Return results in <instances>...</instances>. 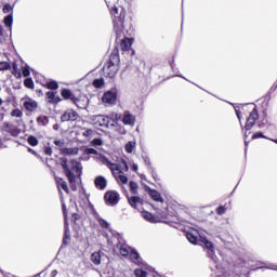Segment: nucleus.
I'll return each instance as SVG.
<instances>
[{
    "label": "nucleus",
    "mask_w": 277,
    "mask_h": 277,
    "mask_svg": "<svg viewBox=\"0 0 277 277\" xmlns=\"http://www.w3.org/2000/svg\"><path fill=\"white\" fill-rule=\"evenodd\" d=\"M58 161L70 185L71 192H77V179H81V174H83V168L81 167V162L75 159L68 161V158L66 157H61Z\"/></svg>",
    "instance_id": "nucleus-1"
},
{
    "label": "nucleus",
    "mask_w": 277,
    "mask_h": 277,
    "mask_svg": "<svg viewBox=\"0 0 277 277\" xmlns=\"http://www.w3.org/2000/svg\"><path fill=\"white\" fill-rule=\"evenodd\" d=\"M120 70V54L118 50H114L108 61L105 63L103 67L104 77H108V79H114L118 71Z\"/></svg>",
    "instance_id": "nucleus-2"
},
{
    "label": "nucleus",
    "mask_w": 277,
    "mask_h": 277,
    "mask_svg": "<svg viewBox=\"0 0 277 277\" xmlns=\"http://www.w3.org/2000/svg\"><path fill=\"white\" fill-rule=\"evenodd\" d=\"M120 12V13H119ZM111 16H115L114 23V31L117 36V40L124 36V18H127V11L121 8V11L118 6H113L110 9ZM119 14V15H118Z\"/></svg>",
    "instance_id": "nucleus-3"
},
{
    "label": "nucleus",
    "mask_w": 277,
    "mask_h": 277,
    "mask_svg": "<svg viewBox=\"0 0 277 277\" xmlns=\"http://www.w3.org/2000/svg\"><path fill=\"white\" fill-rule=\"evenodd\" d=\"M104 163L110 170L117 183H122V185H127V183H129V177L124 175V172H122V167L120 164L114 163L107 158H104Z\"/></svg>",
    "instance_id": "nucleus-4"
},
{
    "label": "nucleus",
    "mask_w": 277,
    "mask_h": 277,
    "mask_svg": "<svg viewBox=\"0 0 277 277\" xmlns=\"http://www.w3.org/2000/svg\"><path fill=\"white\" fill-rule=\"evenodd\" d=\"M259 118V109L256 108V106L251 110L249 117L247 118L246 121V132H245V140H248V131L252 130V127H254V124L256 123V120Z\"/></svg>",
    "instance_id": "nucleus-5"
},
{
    "label": "nucleus",
    "mask_w": 277,
    "mask_h": 277,
    "mask_svg": "<svg viewBox=\"0 0 277 277\" xmlns=\"http://www.w3.org/2000/svg\"><path fill=\"white\" fill-rule=\"evenodd\" d=\"M61 96H62L63 101H71V103H74V105H76V107H78L79 109H83V107H81L79 105V103H81V100L79 97L75 96V93H72V91L70 89L63 88L61 90Z\"/></svg>",
    "instance_id": "nucleus-6"
},
{
    "label": "nucleus",
    "mask_w": 277,
    "mask_h": 277,
    "mask_svg": "<svg viewBox=\"0 0 277 277\" xmlns=\"http://www.w3.org/2000/svg\"><path fill=\"white\" fill-rule=\"evenodd\" d=\"M104 200L106 205H109L110 207H116L118 202H120V194L116 190H108L104 195Z\"/></svg>",
    "instance_id": "nucleus-7"
},
{
    "label": "nucleus",
    "mask_w": 277,
    "mask_h": 277,
    "mask_svg": "<svg viewBox=\"0 0 277 277\" xmlns=\"http://www.w3.org/2000/svg\"><path fill=\"white\" fill-rule=\"evenodd\" d=\"M1 130L5 131V133H10V135H12V137H18L21 135V129H18V127H16L8 121H4L2 123Z\"/></svg>",
    "instance_id": "nucleus-8"
},
{
    "label": "nucleus",
    "mask_w": 277,
    "mask_h": 277,
    "mask_svg": "<svg viewBox=\"0 0 277 277\" xmlns=\"http://www.w3.org/2000/svg\"><path fill=\"white\" fill-rule=\"evenodd\" d=\"M79 114L75 109H67L61 116V122H76L78 120Z\"/></svg>",
    "instance_id": "nucleus-9"
},
{
    "label": "nucleus",
    "mask_w": 277,
    "mask_h": 277,
    "mask_svg": "<svg viewBox=\"0 0 277 277\" xmlns=\"http://www.w3.org/2000/svg\"><path fill=\"white\" fill-rule=\"evenodd\" d=\"M199 246L202 248H206L208 250L209 256H215V246L211 240L207 239L206 237L200 236L199 237Z\"/></svg>",
    "instance_id": "nucleus-10"
},
{
    "label": "nucleus",
    "mask_w": 277,
    "mask_h": 277,
    "mask_svg": "<svg viewBox=\"0 0 277 277\" xmlns=\"http://www.w3.org/2000/svg\"><path fill=\"white\" fill-rule=\"evenodd\" d=\"M186 239L194 246H200V238H198V229L196 228H190L186 232Z\"/></svg>",
    "instance_id": "nucleus-11"
},
{
    "label": "nucleus",
    "mask_w": 277,
    "mask_h": 277,
    "mask_svg": "<svg viewBox=\"0 0 277 277\" xmlns=\"http://www.w3.org/2000/svg\"><path fill=\"white\" fill-rule=\"evenodd\" d=\"M102 101L108 105H116V101H118V94L114 91H106L102 97Z\"/></svg>",
    "instance_id": "nucleus-12"
},
{
    "label": "nucleus",
    "mask_w": 277,
    "mask_h": 277,
    "mask_svg": "<svg viewBox=\"0 0 277 277\" xmlns=\"http://www.w3.org/2000/svg\"><path fill=\"white\" fill-rule=\"evenodd\" d=\"M45 98L50 105H57L58 103H62V97H60L55 91H48L45 93Z\"/></svg>",
    "instance_id": "nucleus-13"
},
{
    "label": "nucleus",
    "mask_w": 277,
    "mask_h": 277,
    "mask_svg": "<svg viewBox=\"0 0 277 277\" xmlns=\"http://www.w3.org/2000/svg\"><path fill=\"white\" fill-rule=\"evenodd\" d=\"M128 202L130 207H132V209H137V211H142L141 209H138V207H142L144 205V199L137 196H131L128 197Z\"/></svg>",
    "instance_id": "nucleus-14"
},
{
    "label": "nucleus",
    "mask_w": 277,
    "mask_h": 277,
    "mask_svg": "<svg viewBox=\"0 0 277 277\" xmlns=\"http://www.w3.org/2000/svg\"><path fill=\"white\" fill-rule=\"evenodd\" d=\"M55 183H56V187H57V189L60 190V194H61V196H62V189H64V192L66 193V194H70V188H68V183H66L65 181H64V177H55Z\"/></svg>",
    "instance_id": "nucleus-15"
},
{
    "label": "nucleus",
    "mask_w": 277,
    "mask_h": 277,
    "mask_svg": "<svg viewBox=\"0 0 277 277\" xmlns=\"http://www.w3.org/2000/svg\"><path fill=\"white\" fill-rule=\"evenodd\" d=\"M23 107L26 111L34 113L36 111V109H38V102H36V100H32V98H27L23 103Z\"/></svg>",
    "instance_id": "nucleus-16"
},
{
    "label": "nucleus",
    "mask_w": 277,
    "mask_h": 277,
    "mask_svg": "<svg viewBox=\"0 0 277 277\" xmlns=\"http://www.w3.org/2000/svg\"><path fill=\"white\" fill-rule=\"evenodd\" d=\"M94 185L96 189L103 190L107 188V180L103 175H98L94 180Z\"/></svg>",
    "instance_id": "nucleus-17"
},
{
    "label": "nucleus",
    "mask_w": 277,
    "mask_h": 277,
    "mask_svg": "<svg viewBox=\"0 0 277 277\" xmlns=\"http://www.w3.org/2000/svg\"><path fill=\"white\" fill-rule=\"evenodd\" d=\"M122 122L123 124H130L133 127V124H135V116L131 115L130 111H124Z\"/></svg>",
    "instance_id": "nucleus-18"
},
{
    "label": "nucleus",
    "mask_w": 277,
    "mask_h": 277,
    "mask_svg": "<svg viewBox=\"0 0 277 277\" xmlns=\"http://www.w3.org/2000/svg\"><path fill=\"white\" fill-rule=\"evenodd\" d=\"M61 153L68 156L79 155V147H64L61 149Z\"/></svg>",
    "instance_id": "nucleus-19"
},
{
    "label": "nucleus",
    "mask_w": 277,
    "mask_h": 277,
    "mask_svg": "<svg viewBox=\"0 0 277 277\" xmlns=\"http://www.w3.org/2000/svg\"><path fill=\"white\" fill-rule=\"evenodd\" d=\"M141 213H142V217H144L146 222H150L151 224H155L157 222V217L155 216V214L146 210H142Z\"/></svg>",
    "instance_id": "nucleus-20"
},
{
    "label": "nucleus",
    "mask_w": 277,
    "mask_h": 277,
    "mask_svg": "<svg viewBox=\"0 0 277 277\" xmlns=\"http://www.w3.org/2000/svg\"><path fill=\"white\" fill-rule=\"evenodd\" d=\"M132 44H133V39L124 37L120 43L121 51H129Z\"/></svg>",
    "instance_id": "nucleus-21"
},
{
    "label": "nucleus",
    "mask_w": 277,
    "mask_h": 277,
    "mask_svg": "<svg viewBox=\"0 0 277 277\" xmlns=\"http://www.w3.org/2000/svg\"><path fill=\"white\" fill-rule=\"evenodd\" d=\"M62 211L64 216V225L66 229L68 228V210L66 209V202H64V197L61 198Z\"/></svg>",
    "instance_id": "nucleus-22"
},
{
    "label": "nucleus",
    "mask_w": 277,
    "mask_h": 277,
    "mask_svg": "<svg viewBox=\"0 0 277 277\" xmlns=\"http://www.w3.org/2000/svg\"><path fill=\"white\" fill-rule=\"evenodd\" d=\"M11 68L12 75L13 77H15V79H21V77H23V74H21V69H18V63H16V61L12 63Z\"/></svg>",
    "instance_id": "nucleus-23"
},
{
    "label": "nucleus",
    "mask_w": 277,
    "mask_h": 277,
    "mask_svg": "<svg viewBox=\"0 0 277 277\" xmlns=\"http://www.w3.org/2000/svg\"><path fill=\"white\" fill-rule=\"evenodd\" d=\"M97 122L100 127H109V117L98 115L97 116Z\"/></svg>",
    "instance_id": "nucleus-24"
},
{
    "label": "nucleus",
    "mask_w": 277,
    "mask_h": 277,
    "mask_svg": "<svg viewBox=\"0 0 277 277\" xmlns=\"http://www.w3.org/2000/svg\"><path fill=\"white\" fill-rule=\"evenodd\" d=\"M3 23L5 27H9V29L12 30V25L14 24V15L12 13L6 15L3 19Z\"/></svg>",
    "instance_id": "nucleus-25"
},
{
    "label": "nucleus",
    "mask_w": 277,
    "mask_h": 277,
    "mask_svg": "<svg viewBox=\"0 0 277 277\" xmlns=\"http://www.w3.org/2000/svg\"><path fill=\"white\" fill-rule=\"evenodd\" d=\"M149 196L151 200H155V202H163V198L161 197V194L155 189L150 190Z\"/></svg>",
    "instance_id": "nucleus-26"
},
{
    "label": "nucleus",
    "mask_w": 277,
    "mask_h": 277,
    "mask_svg": "<svg viewBox=\"0 0 277 277\" xmlns=\"http://www.w3.org/2000/svg\"><path fill=\"white\" fill-rule=\"evenodd\" d=\"M43 88H47V90H57L60 88V83L55 80H50L43 84Z\"/></svg>",
    "instance_id": "nucleus-27"
},
{
    "label": "nucleus",
    "mask_w": 277,
    "mask_h": 277,
    "mask_svg": "<svg viewBox=\"0 0 277 277\" xmlns=\"http://www.w3.org/2000/svg\"><path fill=\"white\" fill-rule=\"evenodd\" d=\"M37 124L39 127H47V124H49V117L47 116L37 117Z\"/></svg>",
    "instance_id": "nucleus-28"
},
{
    "label": "nucleus",
    "mask_w": 277,
    "mask_h": 277,
    "mask_svg": "<svg viewBox=\"0 0 277 277\" xmlns=\"http://www.w3.org/2000/svg\"><path fill=\"white\" fill-rule=\"evenodd\" d=\"M91 261L94 265H101V252H94L91 254Z\"/></svg>",
    "instance_id": "nucleus-29"
},
{
    "label": "nucleus",
    "mask_w": 277,
    "mask_h": 277,
    "mask_svg": "<svg viewBox=\"0 0 277 277\" xmlns=\"http://www.w3.org/2000/svg\"><path fill=\"white\" fill-rule=\"evenodd\" d=\"M5 70H12V64L5 61L0 62V72H3Z\"/></svg>",
    "instance_id": "nucleus-30"
},
{
    "label": "nucleus",
    "mask_w": 277,
    "mask_h": 277,
    "mask_svg": "<svg viewBox=\"0 0 277 277\" xmlns=\"http://www.w3.org/2000/svg\"><path fill=\"white\" fill-rule=\"evenodd\" d=\"M27 143L29 144V146H38L40 144V141H38V137H36L35 135H29L27 137Z\"/></svg>",
    "instance_id": "nucleus-31"
},
{
    "label": "nucleus",
    "mask_w": 277,
    "mask_h": 277,
    "mask_svg": "<svg viewBox=\"0 0 277 277\" xmlns=\"http://www.w3.org/2000/svg\"><path fill=\"white\" fill-rule=\"evenodd\" d=\"M68 230H69L68 224H67V228H66V225H64V237H63L64 246H68V241L70 240V235H68Z\"/></svg>",
    "instance_id": "nucleus-32"
},
{
    "label": "nucleus",
    "mask_w": 277,
    "mask_h": 277,
    "mask_svg": "<svg viewBox=\"0 0 277 277\" xmlns=\"http://www.w3.org/2000/svg\"><path fill=\"white\" fill-rule=\"evenodd\" d=\"M133 148H135V142L130 141L126 144L124 146V150L126 153H128L129 155H131V153H133Z\"/></svg>",
    "instance_id": "nucleus-33"
},
{
    "label": "nucleus",
    "mask_w": 277,
    "mask_h": 277,
    "mask_svg": "<svg viewBox=\"0 0 277 277\" xmlns=\"http://www.w3.org/2000/svg\"><path fill=\"white\" fill-rule=\"evenodd\" d=\"M92 85L97 89H101V88H103V85H105V79H103V78L95 79V80H93Z\"/></svg>",
    "instance_id": "nucleus-34"
},
{
    "label": "nucleus",
    "mask_w": 277,
    "mask_h": 277,
    "mask_svg": "<svg viewBox=\"0 0 277 277\" xmlns=\"http://www.w3.org/2000/svg\"><path fill=\"white\" fill-rule=\"evenodd\" d=\"M119 254H121V256H129V247H127V245H120Z\"/></svg>",
    "instance_id": "nucleus-35"
},
{
    "label": "nucleus",
    "mask_w": 277,
    "mask_h": 277,
    "mask_svg": "<svg viewBox=\"0 0 277 277\" xmlns=\"http://www.w3.org/2000/svg\"><path fill=\"white\" fill-rule=\"evenodd\" d=\"M2 12H3V14H10V12H11V14H13L14 6H12L10 3H6L2 8Z\"/></svg>",
    "instance_id": "nucleus-36"
},
{
    "label": "nucleus",
    "mask_w": 277,
    "mask_h": 277,
    "mask_svg": "<svg viewBox=\"0 0 277 277\" xmlns=\"http://www.w3.org/2000/svg\"><path fill=\"white\" fill-rule=\"evenodd\" d=\"M96 221L102 228H109V224L107 223V221L105 219H102L101 216L97 215Z\"/></svg>",
    "instance_id": "nucleus-37"
},
{
    "label": "nucleus",
    "mask_w": 277,
    "mask_h": 277,
    "mask_svg": "<svg viewBox=\"0 0 277 277\" xmlns=\"http://www.w3.org/2000/svg\"><path fill=\"white\" fill-rule=\"evenodd\" d=\"M134 276L136 277H148V273L142 268L134 269Z\"/></svg>",
    "instance_id": "nucleus-38"
},
{
    "label": "nucleus",
    "mask_w": 277,
    "mask_h": 277,
    "mask_svg": "<svg viewBox=\"0 0 277 277\" xmlns=\"http://www.w3.org/2000/svg\"><path fill=\"white\" fill-rule=\"evenodd\" d=\"M12 118H23V110L15 108L11 111Z\"/></svg>",
    "instance_id": "nucleus-39"
},
{
    "label": "nucleus",
    "mask_w": 277,
    "mask_h": 277,
    "mask_svg": "<svg viewBox=\"0 0 277 277\" xmlns=\"http://www.w3.org/2000/svg\"><path fill=\"white\" fill-rule=\"evenodd\" d=\"M24 85H25V88H28V90H34V79L26 78L24 80Z\"/></svg>",
    "instance_id": "nucleus-40"
},
{
    "label": "nucleus",
    "mask_w": 277,
    "mask_h": 277,
    "mask_svg": "<svg viewBox=\"0 0 277 277\" xmlns=\"http://www.w3.org/2000/svg\"><path fill=\"white\" fill-rule=\"evenodd\" d=\"M131 194H137L138 186L134 181H130L129 183Z\"/></svg>",
    "instance_id": "nucleus-41"
},
{
    "label": "nucleus",
    "mask_w": 277,
    "mask_h": 277,
    "mask_svg": "<svg viewBox=\"0 0 277 277\" xmlns=\"http://www.w3.org/2000/svg\"><path fill=\"white\" fill-rule=\"evenodd\" d=\"M43 154L51 157L53 155V148L49 145L43 146Z\"/></svg>",
    "instance_id": "nucleus-42"
},
{
    "label": "nucleus",
    "mask_w": 277,
    "mask_h": 277,
    "mask_svg": "<svg viewBox=\"0 0 277 277\" xmlns=\"http://www.w3.org/2000/svg\"><path fill=\"white\" fill-rule=\"evenodd\" d=\"M260 138H262V140H267V136H264V135H263V132H255V133L252 135V137H251V140H260Z\"/></svg>",
    "instance_id": "nucleus-43"
},
{
    "label": "nucleus",
    "mask_w": 277,
    "mask_h": 277,
    "mask_svg": "<svg viewBox=\"0 0 277 277\" xmlns=\"http://www.w3.org/2000/svg\"><path fill=\"white\" fill-rule=\"evenodd\" d=\"M84 155H98V150L92 148V147H87L84 149Z\"/></svg>",
    "instance_id": "nucleus-44"
},
{
    "label": "nucleus",
    "mask_w": 277,
    "mask_h": 277,
    "mask_svg": "<svg viewBox=\"0 0 277 277\" xmlns=\"http://www.w3.org/2000/svg\"><path fill=\"white\" fill-rule=\"evenodd\" d=\"M130 259H131V261H138L140 260V253H137V251H135V250H132L130 252Z\"/></svg>",
    "instance_id": "nucleus-45"
},
{
    "label": "nucleus",
    "mask_w": 277,
    "mask_h": 277,
    "mask_svg": "<svg viewBox=\"0 0 277 277\" xmlns=\"http://www.w3.org/2000/svg\"><path fill=\"white\" fill-rule=\"evenodd\" d=\"M224 213H226V206H219L216 208V214L217 215H224Z\"/></svg>",
    "instance_id": "nucleus-46"
},
{
    "label": "nucleus",
    "mask_w": 277,
    "mask_h": 277,
    "mask_svg": "<svg viewBox=\"0 0 277 277\" xmlns=\"http://www.w3.org/2000/svg\"><path fill=\"white\" fill-rule=\"evenodd\" d=\"M83 137H92L94 135V130L87 129L84 132H82Z\"/></svg>",
    "instance_id": "nucleus-47"
},
{
    "label": "nucleus",
    "mask_w": 277,
    "mask_h": 277,
    "mask_svg": "<svg viewBox=\"0 0 277 277\" xmlns=\"http://www.w3.org/2000/svg\"><path fill=\"white\" fill-rule=\"evenodd\" d=\"M22 75L23 77H29V75H31V71L29 70L28 66L22 68Z\"/></svg>",
    "instance_id": "nucleus-48"
},
{
    "label": "nucleus",
    "mask_w": 277,
    "mask_h": 277,
    "mask_svg": "<svg viewBox=\"0 0 277 277\" xmlns=\"http://www.w3.org/2000/svg\"><path fill=\"white\" fill-rule=\"evenodd\" d=\"M91 144H92V146H103V140L102 138H93Z\"/></svg>",
    "instance_id": "nucleus-49"
},
{
    "label": "nucleus",
    "mask_w": 277,
    "mask_h": 277,
    "mask_svg": "<svg viewBox=\"0 0 277 277\" xmlns=\"http://www.w3.org/2000/svg\"><path fill=\"white\" fill-rule=\"evenodd\" d=\"M5 42V32L3 31V26L0 24V43Z\"/></svg>",
    "instance_id": "nucleus-50"
},
{
    "label": "nucleus",
    "mask_w": 277,
    "mask_h": 277,
    "mask_svg": "<svg viewBox=\"0 0 277 277\" xmlns=\"http://www.w3.org/2000/svg\"><path fill=\"white\" fill-rule=\"evenodd\" d=\"M79 220H81V215H79V213H74V214L71 215V222H72L74 224H77V222H79Z\"/></svg>",
    "instance_id": "nucleus-51"
},
{
    "label": "nucleus",
    "mask_w": 277,
    "mask_h": 277,
    "mask_svg": "<svg viewBox=\"0 0 277 277\" xmlns=\"http://www.w3.org/2000/svg\"><path fill=\"white\" fill-rule=\"evenodd\" d=\"M54 145H55V146H58V148H63V146H64V141L55 140V141H54Z\"/></svg>",
    "instance_id": "nucleus-52"
},
{
    "label": "nucleus",
    "mask_w": 277,
    "mask_h": 277,
    "mask_svg": "<svg viewBox=\"0 0 277 277\" xmlns=\"http://www.w3.org/2000/svg\"><path fill=\"white\" fill-rule=\"evenodd\" d=\"M168 63L170 64L171 68H174V56L169 57Z\"/></svg>",
    "instance_id": "nucleus-53"
},
{
    "label": "nucleus",
    "mask_w": 277,
    "mask_h": 277,
    "mask_svg": "<svg viewBox=\"0 0 277 277\" xmlns=\"http://www.w3.org/2000/svg\"><path fill=\"white\" fill-rule=\"evenodd\" d=\"M28 153H30V155H34L35 157H38V151L32 149L31 147H28Z\"/></svg>",
    "instance_id": "nucleus-54"
},
{
    "label": "nucleus",
    "mask_w": 277,
    "mask_h": 277,
    "mask_svg": "<svg viewBox=\"0 0 277 277\" xmlns=\"http://www.w3.org/2000/svg\"><path fill=\"white\" fill-rule=\"evenodd\" d=\"M122 170H123V172H129V164L127 163V161H123Z\"/></svg>",
    "instance_id": "nucleus-55"
},
{
    "label": "nucleus",
    "mask_w": 277,
    "mask_h": 277,
    "mask_svg": "<svg viewBox=\"0 0 277 277\" xmlns=\"http://www.w3.org/2000/svg\"><path fill=\"white\" fill-rule=\"evenodd\" d=\"M38 96H43L44 93H42V90L41 89H37L36 90Z\"/></svg>",
    "instance_id": "nucleus-56"
},
{
    "label": "nucleus",
    "mask_w": 277,
    "mask_h": 277,
    "mask_svg": "<svg viewBox=\"0 0 277 277\" xmlns=\"http://www.w3.org/2000/svg\"><path fill=\"white\" fill-rule=\"evenodd\" d=\"M57 276V269H54L51 272V277H56Z\"/></svg>",
    "instance_id": "nucleus-57"
},
{
    "label": "nucleus",
    "mask_w": 277,
    "mask_h": 277,
    "mask_svg": "<svg viewBox=\"0 0 277 277\" xmlns=\"http://www.w3.org/2000/svg\"><path fill=\"white\" fill-rule=\"evenodd\" d=\"M137 169H138V168H137V164H133V166H132L133 172H137Z\"/></svg>",
    "instance_id": "nucleus-58"
},
{
    "label": "nucleus",
    "mask_w": 277,
    "mask_h": 277,
    "mask_svg": "<svg viewBox=\"0 0 277 277\" xmlns=\"http://www.w3.org/2000/svg\"><path fill=\"white\" fill-rule=\"evenodd\" d=\"M54 131H57L60 129V126L56 123L53 126Z\"/></svg>",
    "instance_id": "nucleus-59"
},
{
    "label": "nucleus",
    "mask_w": 277,
    "mask_h": 277,
    "mask_svg": "<svg viewBox=\"0 0 277 277\" xmlns=\"http://www.w3.org/2000/svg\"><path fill=\"white\" fill-rule=\"evenodd\" d=\"M248 144H250V142L245 141L246 150H248Z\"/></svg>",
    "instance_id": "nucleus-60"
},
{
    "label": "nucleus",
    "mask_w": 277,
    "mask_h": 277,
    "mask_svg": "<svg viewBox=\"0 0 277 277\" xmlns=\"http://www.w3.org/2000/svg\"><path fill=\"white\" fill-rule=\"evenodd\" d=\"M236 114H237V118H241L240 116H239V110H236Z\"/></svg>",
    "instance_id": "nucleus-61"
},
{
    "label": "nucleus",
    "mask_w": 277,
    "mask_h": 277,
    "mask_svg": "<svg viewBox=\"0 0 277 277\" xmlns=\"http://www.w3.org/2000/svg\"><path fill=\"white\" fill-rule=\"evenodd\" d=\"M0 105H3V100L0 98Z\"/></svg>",
    "instance_id": "nucleus-62"
},
{
    "label": "nucleus",
    "mask_w": 277,
    "mask_h": 277,
    "mask_svg": "<svg viewBox=\"0 0 277 277\" xmlns=\"http://www.w3.org/2000/svg\"><path fill=\"white\" fill-rule=\"evenodd\" d=\"M272 142H274L275 144H277V138H276V140H272Z\"/></svg>",
    "instance_id": "nucleus-63"
},
{
    "label": "nucleus",
    "mask_w": 277,
    "mask_h": 277,
    "mask_svg": "<svg viewBox=\"0 0 277 277\" xmlns=\"http://www.w3.org/2000/svg\"><path fill=\"white\" fill-rule=\"evenodd\" d=\"M147 166H150V161L149 160L147 161Z\"/></svg>",
    "instance_id": "nucleus-64"
}]
</instances>
